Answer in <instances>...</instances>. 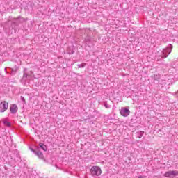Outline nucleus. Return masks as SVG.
I'll use <instances>...</instances> for the list:
<instances>
[{
	"mask_svg": "<svg viewBox=\"0 0 178 178\" xmlns=\"http://www.w3.org/2000/svg\"><path fill=\"white\" fill-rule=\"evenodd\" d=\"M164 177L168 178H175L176 176H178V171L177 170H171L168 171L163 175Z\"/></svg>",
	"mask_w": 178,
	"mask_h": 178,
	"instance_id": "nucleus-7",
	"label": "nucleus"
},
{
	"mask_svg": "<svg viewBox=\"0 0 178 178\" xmlns=\"http://www.w3.org/2000/svg\"><path fill=\"white\" fill-rule=\"evenodd\" d=\"M29 149L35 154L36 156L39 157L40 159H42L44 162H47V159L44 158V154H42V152L40 150V147L35 146V149H33L32 147H29Z\"/></svg>",
	"mask_w": 178,
	"mask_h": 178,
	"instance_id": "nucleus-2",
	"label": "nucleus"
},
{
	"mask_svg": "<svg viewBox=\"0 0 178 178\" xmlns=\"http://www.w3.org/2000/svg\"><path fill=\"white\" fill-rule=\"evenodd\" d=\"M8 108H9V103H8V102L3 101L0 103L1 113H3V112H6V111H8Z\"/></svg>",
	"mask_w": 178,
	"mask_h": 178,
	"instance_id": "nucleus-6",
	"label": "nucleus"
},
{
	"mask_svg": "<svg viewBox=\"0 0 178 178\" xmlns=\"http://www.w3.org/2000/svg\"><path fill=\"white\" fill-rule=\"evenodd\" d=\"M21 101H22V102H24V104H26V99H24V97L21 96Z\"/></svg>",
	"mask_w": 178,
	"mask_h": 178,
	"instance_id": "nucleus-18",
	"label": "nucleus"
},
{
	"mask_svg": "<svg viewBox=\"0 0 178 178\" xmlns=\"http://www.w3.org/2000/svg\"><path fill=\"white\" fill-rule=\"evenodd\" d=\"M31 26H33V21H31Z\"/></svg>",
	"mask_w": 178,
	"mask_h": 178,
	"instance_id": "nucleus-21",
	"label": "nucleus"
},
{
	"mask_svg": "<svg viewBox=\"0 0 178 178\" xmlns=\"http://www.w3.org/2000/svg\"><path fill=\"white\" fill-rule=\"evenodd\" d=\"M17 111H19V107H17V104H10V112L12 115H15L17 113Z\"/></svg>",
	"mask_w": 178,
	"mask_h": 178,
	"instance_id": "nucleus-9",
	"label": "nucleus"
},
{
	"mask_svg": "<svg viewBox=\"0 0 178 178\" xmlns=\"http://www.w3.org/2000/svg\"><path fill=\"white\" fill-rule=\"evenodd\" d=\"M86 67V63H82V64H79L78 65V67L79 68H83V67Z\"/></svg>",
	"mask_w": 178,
	"mask_h": 178,
	"instance_id": "nucleus-17",
	"label": "nucleus"
},
{
	"mask_svg": "<svg viewBox=\"0 0 178 178\" xmlns=\"http://www.w3.org/2000/svg\"><path fill=\"white\" fill-rule=\"evenodd\" d=\"M105 108H106L107 109H109V105H108L107 104H104Z\"/></svg>",
	"mask_w": 178,
	"mask_h": 178,
	"instance_id": "nucleus-20",
	"label": "nucleus"
},
{
	"mask_svg": "<svg viewBox=\"0 0 178 178\" xmlns=\"http://www.w3.org/2000/svg\"><path fill=\"white\" fill-rule=\"evenodd\" d=\"M24 22H27V18H23L22 17H18L17 18H14L10 24V29L12 30H16L17 27H19L20 24H22V23H24Z\"/></svg>",
	"mask_w": 178,
	"mask_h": 178,
	"instance_id": "nucleus-1",
	"label": "nucleus"
},
{
	"mask_svg": "<svg viewBox=\"0 0 178 178\" xmlns=\"http://www.w3.org/2000/svg\"><path fill=\"white\" fill-rule=\"evenodd\" d=\"M144 136V131H139L136 132V137H138V138H141Z\"/></svg>",
	"mask_w": 178,
	"mask_h": 178,
	"instance_id": "nucleus-14",
	"label": "nucleus"
},
{
	"mask_svg": "<svg viewBox=\"0 0 178 178\" xmlns=\"http://www.w3.org/2000/svg\"><path fill=\"white\" fill-rule=\"evenodd\" d=\"M154 80H159V75H154Z\"/></svg>",
	"mask_w": 178,
	"mask_h": 178,
	"instance_id": "nucleus-19",
	"label": "nucleus"
},
{
	"mask_svg": "<svg viewBox=\"0 0 178 178\" xmlns=\"http://www.w3.org/2000/svg\"><path fill=\"white\" fill-rule=\"evenodd\" d=\"M85 42H91V37L88 36V37L85 39Z\"/></svg>",
	"mask_w": 178,
	"mask_h": 178,
	"instance_id": "nucleus-16",
	"label": "nucleus"
},
{
	"mask_svg": "<svg viewBox=\"0 0 178 178\" xmlns=\"http://www.w3.org/2000/svg\"><path fill=\"white\" fill-rule=\"evenodd\" d=\"M90 173L93 176V177H97V176L101 175L102 173V170H101V167L94 165L90 169Z\"/></svg>",
	"mask_w": 178,
	"mask_h": 178,
	"instance_id": "nucleus-5",
	"label": "nucleus"
},
{
	"mask_svg": "<svg viewBox=\"0 0 178 178\" xmlns=\"http://www.w3.org/2000/svg\"><path fill=\"white\" fill-rule=\"evenodd\" d=\"M33 80L30 76L27 74V68H24L23 70V76L20 80V83L23 84L24 86H26V84H29L30 83V81Z\"/></svg>",
	"mask_w": 178,
	"mask_h": 178,
	"instance_id": "nucleus-3",
	"label": "nucleus"
},
{
	"mask_svg": "<svg viewBox=\"0 0 178 178\" xmlns=\"http://www.w3.org/2000/svg\"><path fill=\"white\" fill-rule=\"evenodd\" d=\"M38 147H39V149H42V151H48V147L42 143H40Z\"/></svg>",
	"mask_w": 178,
	"mask_h": 178,
	"instance_id": "nucleus-11",
	"label": "nucleus"
},
{
	"mask_svg": "<svg viewBox=\"0 0 178 178\" xmlns=\"http://www.w3.org/2000/svg\"><path fill=\"white\" fill-rule=\"evenodd\" d=\"M2 122L3 125L6 126L7 127H10V126H12V124H10V122H9V121H8L6 119L2 120Z\"/></svg>",
	"mask_w": 178,
	"mask_h": 178,
	"instance_id": "nucleus-12",
	"label": "nucleus"
},
{
	"mask_svg": "<svg viewBox=\"0 0 178 178\" xmlns=\"http://www.w3.org/2000/svg\"><path fill=\"white\" fill-rule=\"evenodd\" d=\"M173 49V45L170 44L165 49H163L161 55V57L163 59L168 58L169 54L172 52V49Z\"/></svg>",
	"mask_w": 178,
	"mask_h": 178,
	"instance_id": "nucleus-4",
	"label": "nucleus"
},
{
	"mask_svg": "<svg viewBox=\"0 0 178 178\" xmlns=\"http://www.w3.org/2000/svg\"><path fill=\"white\" fill-rule=\"evenodd\" d=\"M120 115L124 118H127L130 115V108L129 107H122L120 110Z\"/></svg>",
	"mask_w": 178,
	"mask_h": 178,
	"instance_id": "nucleus-8",
	"label": "nucleus"
},
{
	"mask_svg": "<svg viewBox=\"0 0 178 178\" xmlns=\"http://www.w3.org/2000/svg\"><path fill=\"white\" fill-rule=\"evenodd\" d=\"M33 71H29V72L26 71V74H28V76H29L32 79H33Z\"/></svg>",
	"mask_w": 178,
	"mask_h": 178,
	"instance_id": "nucleus-15",
	"label": "nucleus"
},
{
	"mask_svg": "<svg viewBox=\"0 0 178 178\" xmlns=\"http://www.w3.org/2000/svg\"><path fill=\"white\" fill-rule=\"evenodd\" d=\"M67 52L68 55H73V54H74V50L72 47H68Z\"/></svg>",
	"mask_w": 178,
	"mask_h": 178,
	"instance_id": "nucleus-13",
	"label": "nucleus"
},
{
	"mask_svg": "<svg viewBox=\"0 0 178 178\" xmlns=\"http://www.w3.org/2000/svg\"><path fill=\"white\" fill-rule=\"evenodd\" d=\"M5 72L6 73H10L11 76H15L16 74V72H17V69L13 70L11 67H6Z\"/></svg>",
	"mask_w": 178,
	"mask_h": 178,
	"instance_id": "nucleus-10",
	"label": "nucleus"
}]
</instances>
